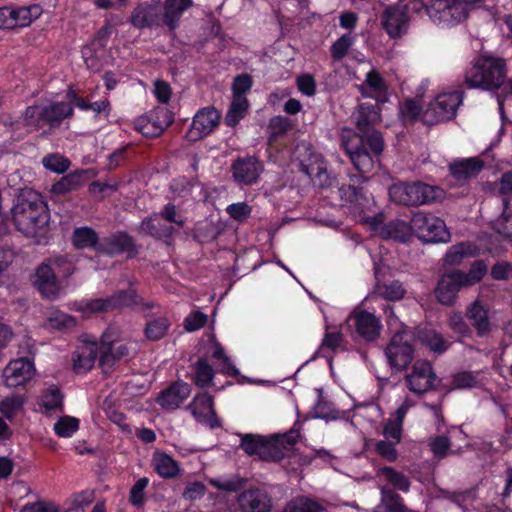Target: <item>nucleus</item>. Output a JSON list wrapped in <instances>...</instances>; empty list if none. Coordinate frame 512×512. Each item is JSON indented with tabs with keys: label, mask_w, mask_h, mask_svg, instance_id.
Instances as JSON below:
<instances>
[{
	"label": "nucleus",
	"mask_w": 512,
	"mask_h": 512,
	"mask_svg": "<svg viewBox=\"0 0 512 512\" xmlns=\"http://www.w3.org/2000/svg\"><path fill=\"white\" fill-rule=\"evenodd\" d=\"M342 145L352 164L359 172L368 173L373 169L374 157L378 155H375L373 152L370 153L366 149V145H368L366 139L357 135H344L342 137Z\"/></svg>",
	"instance_id": "obj_14"
},
{
	"label": "nucleus",
	"mask_w": 512,
	"mask_h": 512,
	"mask_svg": "<svg viewBox=\"0 0 512 512\" xmlns=\"http://www.w3.org/2000/svg\"><path fill=\"white\" fill-rule=\"evenodd\" d=\"M11 216L16 229L27 237L41 234L50 218L46 203L32 189H23L18 194Z\"/></svg>",
	"instance_id": "obj_1"
},
{
	"label": "nucleus",
	"mask_w": 512,
	"mask_h": 512,
	"mask_svg": "<svg viewBox=\"0 0 512 512\" xmlns=\"http://www.w3.org/2000/svg\"><path fill=\"white\" fill-rule=\"evenodd\" d=\"M385 232L387 237L393 238L400 242H407L412 234H414L412 219L409 223L402 220L392 221L386 225Z\"/></svg>",
	"instance_id": "obj_47"
},
{
	"label": "nucleus",
	"mask_w": 512,
	"mask_h": 512,
	"mask_svg": "<svg viewBox=\"0 0 512 512\" xmlns=\"http://www.w3.org/2000/svg\"><path fill=\"white\" fill-rule=\"evenodd\" d=\"M212 357L219 361L218 371L227 375L236 376L239 374V370L231 363L228 356L225 354L224 349L220 344L214 346Z\"/></svg>",
	"instance_id": "obj_54"
},
{
	"label": "nucleus",
	"mask_w": 512,
	"mask_h": 512,
	"mask_svg": "<svg viewBox=\"0 0 512 512\" xmlns=\"http://www.w3.org/2000/svg\"><path fill=\"white\" fill-rule=\"evenodd\" d=\"M405 293L406 291L402 283L398 280H393L389 282L377 283L374 286L371 297H379L388 301H398L404 297Z\"/></svg>",
	"instance_id": "obj_39"
},
{
	"label": "nucleus",
	"mask_w": 512,
	"mask_h": 512,
	"mask_svg": "<svg viewBox=\"0 0 512 512\" xmlns=\"http://www.w3.org/2000/svg\"><path fill=\"white\" fill-rule=\"evenodd\" d=\"M187 409L191 412L197 422L207 424L211 428L219 426V422L213 408V397L209 394H197L187 406Z\"/></svg>",
	"instance_id": "obj_21"
},
{
	"label": "nucleus",
	"mask_w": 512,
	"mask_h": 512,
	"mask_svg": "<svg viewBox=\"0 0 512 512\" xmlns=\"http://www.w3.org/2000/svg\"><path fill=\"white\" fill-rule=\"evenodd\" d=\"M502 214L492 222V229L504 238L512 237V206L504 199Z\"/></svg>",
	"instance_id": "obj_44"
},
{
	"label": "nucleus",
	"mask_w": 512,
	"mask_h": 512,
	"mask_svg": "<svg viewBox=\"0 0 512 512\" xmlns=\"http://www.w3.org/2000/svg\"><path fill=\"white\" fill-rule=\"evenodd\" d=\"M221 120L220 112L213 106L199 109L194 115L191 125L186 132V139L197 142L214 132Z\"/></svg>",
	"instance_id": "obj_13"
},
{
	"label": "nucleus",
	"mask_w": 512,
	"mask_h": 512,
	"mask_svg": "<svg viewBox=\"0 0 512 512\" xmlns=\"http://www.w3.org/2000/svg\"><path fill=\"white\" fill-rule=\"evenodd\" d=\"M113 331L109 328L101 336L100 340V361L102 363L119 360L128 355V348L125 344L113 347Z\"/></svg>",
	"instance_id": "obj_35"
},
{
	"label": "nucleus",
	"mask_w": 512,
	"mask_h": 512,
	"mask_svg": "<svg viewBox=\"0 0 512 512\" xmlns=\"http://www.w3.org/2000/svg\"><path fill=\"white\" fill-rule=\"evenodd\" d=\"M170 326L171 322L166 317L153 318L145 325V336L150 341H158L166 336Z\"/></svg>",
	"instance_id": "obj_46"
},
{
	"label": "nucleus",
	"mask_w": 512,
	"mask_h": 512,
	"mask_svg": "<svg viewBox=\"0 0 512 512\" xmlns=\"http://www.w3.org/2000/svg\"><path fill=\"white\" fill-rule=\"evenodd\" d=\"M83 185V173L73 172L63 176L53 184L52 191L56 194H65L79 189Z\"/></svg>",
	"instance_id": "obj_49"
},
{
	"label": "nucleus",
	"mask_w": 512,
	"mask_h": 512,
	"mask_svg": "<svg viewBox=\"0 0 512 512\" xmlns=\"http://www.w3.org/2000/svg\"><path fill=\"white\" fill-rule=\"evenodd\" d=\"M43 166L55 173H64L70 166V161L59 153H51L42 159Z\"/></svg>",
	"instance_id": "obj_55"
},
{
	"label": "nucleus",
	"mask_w": 512,
	"mask_h": 512,
	"mask_svg": "<svg viewBox=\"0 0 512 512\" xmlns=\"http://www.w3.org/2000/svg\"><path fill=\"white\" fill-rule=\"evenodd\" d=\"M347 321L354 328L356 334L366 342H372L380 336L381 321L371 312L354 310Z\"/></svg>",
	"instance_id": "obj_17"
},
{
	"label": "nucleus",
	"mask_w": 512,
	"mask_h": 512,
	"mask_svg": "<svg viewBox=\"0 0 512 512\" xmlns=\"http://www.w3.org/2000/svg\"><path fill=\"white\" fill-rule=\"evenodd\" d=\"M191 394L188 383L178 381L162 391L157 397V403L165 410L177 409Z\"/></svg>",
	"instance_id": "obj_26"
},
{
	"label": "nucleus",
	"mask_w": 512,
	"mask_h": 512,
	"mask_svg": "<svg viewBox=\"0 0 512 512\" xmlns=\"http://www.w3.org/2000/svg\"><path fill=\"white\" fill-rule=\"evenodd\" d=\"M79 429V419L72 416H62L54 424V432L62 438L71 437Z\"/></svg>",
	"instance_id": "obj_52"
},
{
	"label": "nucleus",
	"mask_w": 512,
	"mask_h": 512,
	"mask_svg": "<svg viewBox=\"0 0 512 512\" xmlns=\"http://www.w3.org/2000/svg\"><path fill=\"white\" fill-rule=\"evenodd\" d=\"M248 108V101L246 97H235L233 96L230 108L225 116V123L228 126H235L244 117V114Z\"/></svg>",
	"instance_id": "obj_50"
},
{
	"label": "nucleus",
	"mask_w": 512,
	"mask_h": 512,
	"mask_svg": "<svg viewBox=\"0 0 512 512\" xmlns=\"http://www.w3.org/2000/svg\"><path fill=\"white\" fill-rule=\"evenodd\" d=\"M149 485V478L142 477L132 486L129 494V501L134 506H142L145 502V489Z\"/></svg>",
	"instance_id": "obj_58"
},
{
	"label": "nucleus",
	"mask_w": 512,
	"mask_h": 512,
	"mask_svg": "<svg viewBox=\"0 0 512 512\" xmlns=\"http://www.w3.org/2000/svg\"><path fill=\"white\" fill-rule=\"evenodd\" d=\"M23 405L24 398L20 395L6 397L0 402V412L7 419H12Z\"/></svg>",
	"instance_id": "obj_56"
},
{
	"label": "nucleus",
	"mask_w": 512,
	"mask_h": 512,
	"mask_svg": "<svg viewBox=\"0 0 512 512\" xmlns=\"http://www.w3.org/2000/svg\"><path fill=\"white\" fill-rule=\"evenodd\" d=\"M411 336L407 332L396 333L385 349V355L391 367L403 370L413 359V348L410 344Z\"/></svg>",
	"instance_id": "obj_15"
},
{
	"label": "nucleus",
	"mask_w": 512,
	"mask_h": 512,
	"mask_svg": "<svg viewBox=\"0 0 512 512\" xmlns=\"http://www.w3.org/2000/svg\"><path fill=\"white\" fill-rule=\"evenodd\" d=\"M63 398L61 390L55 385H50L42 391L38 405L42 412L47 415L52 412H61L63 410Z\"/></svg>",
	"instance_id": "obj_36"
},
{
	"label": "nucleus",
	"mask_w": 512,
	"mask_h": 512,
	"mask_svg": "<svg viewBox=\"0 0 512 512\" xmlns=\"http://www.w3.org/2000/svg\"><path fill=\"white\" fill-rule=\"evenodd\" d=\"M73 115V107L67 102H48L26 108L23 122L28 131H37L48 125L56 128L64 119Z\"/></svg>",
	"instance_id": "obj_5"
},
{
	"label": "nucleus",
	"mask_w": 512,
	"mask_h": 512,
	"mask_svg": "<svg viewBox=\"0 0 512 512\" xmlns=\"http://www.w3.org/2000/svg\"><path fill=\"white\" fill-rule=\"evenodd\" d=\"M53 267L56 275L62 278H68L75 272V265L72 258L68 256H58L47 260Z\"/></svg>",
	"instance_id": "obj_53"
},
{
	"label": "nucleus",
	"mask_w": 512,
	"mask_h": 512,
	"mask_svg": "<svg viewBox=\"0 0 512 512\" xmlns=\"http://www.w3.org/2000/svg\"><path fill=\"white\" fill-rule=\"evenodd\" d=\"M240 437V447L248 455H255L266 461H279L285 456L286 445H294L300 437V433L298 430L291 429L282 436L270 439L256 434H242Z\"/></svg>",
	"instance_id": "obj_3"
},
{
	"label": "nucleus",
	"mask_w": 512,
	"mask_h": 512,
	"mask_svg": "<svg viewBox=\"0 0 512 512\" xmlns=\"http://www.w3.org/2000/svg\"><path fill=\"white\" fill-rule=\"evenodd\" d=\"M73 244L79 249L97 248L99 242L98 234L90 227L76 228L72 236Z\"/></svg>",
	"instance_id": "obj_43"
},
{
	"label": "nucleus",
	"mask_w": 512,
	"mask_h": 512,
	"mask_svg": "<svg viewBox=\"0 0 512 512\" xmlns=\"http://www.w3.org/2000/svg\"><path fill=\"white\" fill-rule=\"evenodd\" d=\"M417 337L422 344L436 353H442L450 346V343L444 340L442 335L433 329H420L417 333Z\"/></svg>",
	"instance_id": "obj_40"
},
{
	"label": "nucleus",
	"mask_w": 512,
	"mask_h": 512,
	"mask_svg": "<svg viewBox=\"0 0 512 512\" xmlns=\"http://www.w3.org/2000/svg\"><path fill=\"white\" fill-rule=\"evenodd\" d=\"M361 91L364 96L371 97L378 103H384L388 100L386 82L382 76L374 70L367 73L366 79L361 85Z\"/></svg>",
	"instance_id": "obj_32"
},
{
	"label": "nucleus",
	"mask_w": 512,
	"mask_h": 512,
	"mask_svg": "<svg viewBox=\"0 0 512 512\" xmlns=\"http://www.w3.org/2000/svg\"><path fill=\"white\" fill-rule=\"evenodd\" d=\"M429 446L435 457L444 458L450 451L451 442L446 435H440L432 438Z\"/></svg>",
	"instance_id": "obj_63"
},
{
	"label": "nucleus",
	"mask_w": 512,
	"mask_h": 512,
	"mask_svg": "<svg viewBox=\"0 0 512 512\" xmlns=\"http://www.w3.org/2000/svg\"><path fill=\"white\" fill-rule=\"evenodd\" d=\"M483 167L484 162L481 159L472 157L452 162L449 165V170L456 181L464 182L476 177Z\"/></svg>",
	"instance_id": "obj_29"
},
{
	"label": "nucleus",
	"mask_w": 512,
	"mask_h": 512,
	"mask_svg": "<svg viewBox=\"0 0 512 512\" xmlns=\"http://www.w3.org/2000/svg\"><path fill=\"white\" fill-rule=\"evenodd\" d=\"M444 192L437 186L422 182H398L389 188L390 199L404 206H419L442 199Z\"/></svg>",
	"instance_id": "obj_6"
},
{
	"label": "nucleus",
	"mask_w": 512,
	"mask_h": 512,
	"mask_svg": "<svg viewBox=\"0 0 512 512\" xmlns=\"http://www.w3.org/2000/svg\"><path fill=\"white\" fill-rule=\"evenodd\" d=\"M300 170L319 187H327L332 183V179L327 173L326 163L318 156L311 158L309 163L302 162Z\"/></svg>",
	"instance_id": "obj_33"
},
{
	"label": "nucleus",
	"mask_w": 512,
	"mask_h": 512,
	"mask_svg": "<svg viewBox=\"0 0 512 512\" xmlns=\"http://www.w3.org/2000/svg\"><path fill=\"white\" fill-rule=\"evenodd\" d=\"M34 285L41 295L48 299H55L61 292V285L58 276L48 261L38 266L35 272Z\"/></svg>",
	"instance_id": "obj_20"
},
{
	"label": "nucleus",
	"mask_w": 512,
	"mask_h": 512,
	"mask_svg": "<svg viewBox=\"0 0 512 512\" xmlns=\"http://www.w3.org/2000/svg\"><path fill=\"white\" fill-rule=\"evenodd\" d=\"M381 121L380 108L371 103H362L355 113V123L359 131L358 137L366 139L368 146L375 155H380L384 149V141L380 132L373 126Z\"/></svg>",
	"instance_id": "obj_7"
},
{
	"label": "nucleus",
	"mask_w": 512,
	"mask_h": 512,
	"mask_svg": "<svg viewBox=\"0 0 512 512\" xmlns=\"http://www.w3.org/2000/svg\"><path fill=\"white\" fill-rule=\"evenodd\" d=\"M423 13L438 25L454 26L468 17L469 8L461 0H430L424 2Z\"/></svg>",
	"instance_id": "obj_10"
},
{
	"label": "nucleus",
	"mask_w": 512,
	"mask_h": 512,
	"mask_svg": "<svg viewBox=\"0 0 512 512\" xmlns=\"http://www.w3.org/2000/svg\"><path fill=\"white\" fill-rule=\"evenodd\" d=\"M436 374L428 361H416L405 377L408 389L418 395H422L434 388Z\"/></svg>",
	"instance_id": "obj_16"
},
{
	"label": "nucleus",
	"mask_w": 512,
	"mask_h": 512,
	"mask_svg": "<svg viewBox=\"0 0 512 512\" xmlns=\"http://www.w3.org/2000/svg\"><path fill=\"white\" fill-rule=\"evenodd\" d=\"M163 218L158 214H154L149 218H146L141 222V230L146 234H149L156 238L169 237L173 232L174 228L172 225L163 223Z\"/></svg>",
	"instance_id": "obj_38"
},
{
	"label": "nucleus",
	"mask_w": 512,
	"mask_h": 512,
	"mask_svg": "<svg viewBox=\"0 0 512 512\" xmlns=\"http://www.w3.org/2000/svg\"><path fill=\"white\" fill-rule=\"evenodd\" d=\"M354 43V37L350 34H344L337 39L331 46V56L334 60H341Z\"/></svg>",
	"instance_id": "obj_59"
},
{
	"label": "nucleus",
	"mask_w": 512,
	"mask_h": 512,
	"mask_svg": "<svg viewBox=\"0 0 512 512\" xmlns=\"http://www.w3.org/2000/svg\"><path fill=\"white\" fill-rule=\"evenodd\" d=\"M378 477H382L394 489L402 492H408L410 489V481L402 472L395 470L392 467H383L377 472Z\"/></svg>",
	"instance_id": "obj_42"
},
{
	"label": "nucleus",
	"mask_w": 512,
	"mask_h": 512,
	"mask_svg": "<svg viewBox=\"0 0 512 512\" xmlns=\"http://www.w3.org/2000/svg\"><path fill=\"white\" fill-rule=\"evenodd\" d=\"M423 8V0H399L397 5L388 7L383 12V28L390 37H399L407 29L410 14L420 15Z\"/></svg>",
	"instance_id": "obj_8"
},
{
	"label": "nucleus",
	"mask_w": 512,
	"mask_h": 512,
	"mask_svg": "<svg viewBox=\"0 0 512 512\" xmlns=\"http://www.w3.org/2000/svg\"><path fill=\"white\" fill-rule=\"evenodd\" d=\"M478 248L471 242H461L451 246L445 255V264L459 265L465 258L474 257L478 254Z\"/></svg>",
	"instance_id": "obj_37"
},
{
	"label": "nucleus",
	"mask_w": 512,
	"mask_h": 512,
	"mask_svg": "<svg viewBox=\"0 0 512 512\" xmlns=\"http://www.w3.org/2000/svg\"><path fill=\"white\" fill-rule=\"evenodd\" d=\"M34 374V363L30 359L26 357L14 359L3 370V382L9 388L25 386Z\"/></svg>",
	"instance_id": "obj_19"
},
{
	"label": "nucleus",
	"mask_w": 512,
	"mask_h": 512,
	"mask_svg": "<svg viewBox=\"0 0 512 512\" xmlns=\"http://www.w3.org/2000/svg\"><path fill=\"white\" fill-rule=\"evenodd\" d=\"M506 79V62L502 58L481 57L466 71L464 81L468 88L497 90Z\"/></svg>",
	"instance_id": "obj_4"
},
{
	"label": "nucleus",
	"mask_w": 512,
	"mask_h": 512,
	"mask_svg": "<svg viewBox=\"0 0 512 512\" xmlns=\"http://www.w3.org/2000/svg\"><path fill=\"white\" fill-rule=\"evenodd\" d=\"M40 15L41 8L38 5L13 8L15 29L29 26Z\"/></svg>",
	"instance_id": "obj_48"
},
{
	"label": "nucleus",
	"mask_w": 512,
	"mask_h": 512,
	"mask_svg": "<svg viewBox=\"0 0 512 512\" xmlns=\"http://www.w3.org/2000/svg\"><path fill=\"white\" fill-rule=\"evenodd\" d=\"M98 353H100V343L87 337L73 356V367L76 373H85L91 370Z\"/></svg>",
	"instance_id": "obj_25"
},
{
	"label": "nucleus",
	"mask_w": 512,
	"mask_h": 512,
	"mask_svg": "<svg viewBox=\"0 0 512 512\" xmlns=\"http://www.w3.org/2000/svg\"><path fill=\"white\" fill-rule=\"evenodd\" d=\"M403 423L392 418L385 420L383 425V435L386 440L400 443L402 438Z\"/></svg>",
	"instance_id": "obj_62"
},
{
	"label": "nucleus",
	"mask_w": 512,
	"mask_h": 512,
	"mask_svg": "<svg viewBox=\"0 0 512 512\" xmlns=\"http://www.w3.org/2000/svg\"><path fill=\"white\" fill-rule=\"evenodd\" d=\"M466 317L479 337L489 334L491 330L488 309L476 300L466 309Z\"/></svg>",
	"instance_id": "obj_30"
},
{
	"label": "nucleus",
	"mask_w": 512,
	"mask_h": 512,
	"mask_svg": "<svg viewBox=\"0 0 512 512\" xmlns=\"http://www.w3.org/2000/svg\"><path fill=\"white\" fill-rule=\"evenodd\" d=\"M412 227L414 228V234L422 241L440 243L450 240V233L445 222L434 215L423 212L414 213Z\"/></svg>",
	"instance_id": "obj_12"
},
{
	"label": "nucleus",
	"mask_w": 512,
	"mask_h": 512,
	"mask_svg": "<svg viewBox=\"0 0 512 512\" xmlns=\"http://www.w3.org/2000/svg\"><path fill=\"white\" fill-rule=\"evenodd\" d=\"M47 323L53 329L64 330L73 328L76 325V320L71 315L55 309L49 312Z\"/></svg>",
	"instance_id": "obj_51"
},
{
	"label": "nucleus",
	"mask_w": 512,
	"mask_h": 512,
	"mask_svg": "<svg viewBox=\"0 0 512 512\" xmlns=\"http://www.w3.org/2000/svg\"><path fill=\"white\" fill-rule=\"evenodd\" d=\"M231 170L236 182L244 185H252L258 180L262 172V165L257 158L248 156L235 160Z\"/></svg>",
	"instance_id": "obj_22"
},
{
	"label": "nucleus",
	"mask_w": 512,
	"mask_h": 512,
	"mask_svg": "<svg viewBox=\"0 0 512 512\" xmlns=\"http://www.w3.org/2000/svg\"><path fill=\"white\" fill-rule=\"evenodd\" d=\"M283 512H327V510L317 501L301 496L289 501Z\"/></svg>",
	"instance_id": "obj_45"
},
{
	"label": "nucleus",
	"mask_w": 512,
	"mask_h": 512,
	"mask_svg": "<svg viewBox=\"0 0 512 512\" xmlns=\"http://www.w3.org/2000/svg\"><path fill=\"white\" fill-rule=\"evenodd\" d=\"M226 212L232 219L242 222L250 216L252 208L246 202H237L228 205Z\"/></svg>",
	"instance_id": "obj_64"
},
{
	"label": "nucleus",
	"mask_w": 512,
	"mask_h": 512,
	"mask_svg": "<svg viewBox=\"0 0 512 512\" xmlns=\"http://www.w3.org/2000/svg\"><path fill=\"white\" fill-rule=\"evenodd\" d=\"M141 297L132 288L120 290L110 297L81 300L74 304L77 311L84 314L107 312L125 307H132L141 303Z\"/></svg>",
	"instance_id": "obj_9"
},
{
	"label": "nucleus",
	"mask_w": 512,
	"mask_h": 512,
	"mask_svg": "<svg viewBox=\"0 0 512 512\" xmlns=\"http://www.w3.org/2000/svg\"><path fill=\"white\" fill-rule=\"evenodd\" d=\"M193 382L197 387L205 388L212 383L215 371L207 359L200 358L193 365Z\"/></svg>",
	"instance_id": "obj_41"
},
{
	"label": "nucleus",
	"mask_w": 512,
	"mask_h": 512,
	"mask_svg": "<svg viewBox=\"0 0 512 512\" xmlns=\"http://www.w3.org/2000/svg\"><path fill=\"white\" fill-rule=\"evenodd\" d=\"M172 123L168 110L157 109L135 119L134 128L146 137H158Z\"/></svg>",
	"instance_id": "obj_18"
},
{
	"label": "nucleus",
	"mask_w": 512,
	"mask_h": 512,
	"mask_svg": "<svg viewBox=\"0 0 512 512\" xmlns=\"http://www.w3.org/2000/svg\"><path fill=\"white\" fill-rule=\"evenodd\" d=\"M154 471L164 479H172L178 476L180 467L178 462L167 453L156 450L151 459Z\"/></svg>",
	"instance_id": "obj_34"
},
{
	"label": "nucleus",
	"mask_w": 512,
	"mask_h": 512,
	"mask_svg": "<svg viewBox=\"0 0 512 512\" xmlns=\"http://www.w3.org/2000/svg\"><path fill=\"white\" fill-rule=\"evenodd\" d=\"M96 251L110 256L121 253H128L131 256L135 252V245L130 236L120 232L104 238L98 244Z\"/></svg>",
	"instance_id": "obj_27"
},
{
	"label": "nucleus",
	"mask_w": 512,
	"mask_h": 512,
	"mask_svg": "<svg viewBox=\"0 0 512 512\" xmlns=\"http://www.w3.org/2000/svg\"><path fill=\"white\" fill-rule=\"evenodd\" d=\"M343 342L344 336L340 331H327L322 339L319 350L323 352L326 350L335 352L343 347Z\"/></svg>",
	"instance_id": "obj_61"
},
{
	"label": "nucleus",
	"mask_w": 512,
	"mask_h": 512,
	"mask_svg": "<svg viewBox=\"0 0 512 512\" xmlns=\"http://www.w3.org/2000/svg\"><path fill=\"white\" fill-rule=\"evenodd\" d=\"M452 384L454 388L466 389L478 387L481 382L478 373L463 371L454 375Z\"/></svg>",
	"instance_id": "obj_57"
},
{
	"label": "nucleus",
	"mask_w": 512,
	"mask_h": 512,
	"mask_svg": "<svg viewBox=\"0 0 512 512\" xmlns=\"http://www.w3.org/2000/svg\"><path fill=\"white\" fill-rule=\"evenodd\" d=\"M129 21L136 29L158 27L163 22L159 7L150 3L138 4L132 11Z\"/></svg>",
	"instance_id": "obj_24"
},
{
	"label": "nucleus",
	"mask_w": 512,
	"mask_h": 512,
	"mask_svg": "<svg viewBox=\"0 0 512 512\" xmlns=\"http://www.w3.org/2000/svg\"><path fill=\"white\" fill-rule=\"evenodd\" d=\"M487 271L488 266L485 261L477 260L467 273L460 270L445 273L438 281L435 289L437 300L443 305H453L460 289L479 283Z\"/></svg>",
	"instance_id": "obj_2"
},
{
	"label": "nucleus",
	"mask_w": 512,
	"mask_h": 512,
	"mask_svg": "<svg viewBox=\"0 0 512 512\" xmlns=\"http://www.w3.org/2000/svg\"><path fill=\"white\" fill-rule=\"evenodd\" d=\"M463 97L462 91L439 94L424 111L423 122L431 126L451 120L456 116L457 109L463 102Z\"/></svg>",
	"instance_id": "obj_11"
},
{
	"label": "nucleus",
	"mask_w": 512,
	"mask_h": 512,
	"mask_svg": "<svg viewBox=\"0 0 512 512\" xmlns=\"http://www.w3.org/2000/svg\"><path fill=\"white\" fill-rule=\"evenodd\" d=\"M338 192L341 199L355 211L364 212L371 210L375 205L373 196L362 187L342 185L338 188Z\"/></svg>",
	"instance_id": "obj_23"
},
{
	"label": "nucleus",
	"mask_w": 512,
	"mask_h": 512,
	"mask_svg": "<svg viewBox=\"0 0 512 512\" xmlns=\"http://www.w3.org/2000/svg\"><path fill=\"white\" fill-rule=\"evenodd\" d=\"M290 128V122L282 116H274L268 124L269 141L276 140L279 136L284 135Z\"/></svg>",
	"instance_id": "obj_60"
},
{
	"label": "nucleus",
	"mask_w": 512,
	"mask_h": 512,
	"mask_svg": "<svg viewBox=\"0 0 512 512\" xmlns=\"http://www.w3.org/2000/svg\"><path fill=\"white\" fill-rule=\"evenodd\" d=\"M238 502L244 512H268L270 509L268 494L257 488L248 489L241 493Z\"/></svg>",
	"instance_id": "obj_28"
},
{
	"label": "nucleus",
	"mask_w": 512,
	"mask_h": 512,
	"mask_svg": "<svg viewBox=\"0 0 512 512\" xmlns=\"http://www.w3.org/2000/svg\"><path fill=\"white\" fill-rule=\"evenodd\" d=\"M193 6V0H165L163 23L170 31H175L185 11Z\"/></svg>",
	"instance_id": "obj_31"
}]
</instances>
